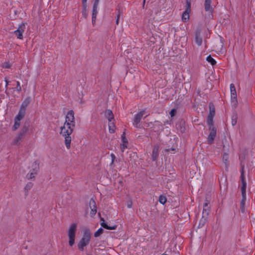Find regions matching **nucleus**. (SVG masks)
Instances as JSON below:
<instances>
[{"label":"nucleus","instance_id":"a19ab883","mask_svg":"<svg viewBox=\"0 0 255 255\" xmlns=\"http://www.w3.org/2000/svg\"><path fill=\"white\" fill-rule=\"evenodd\" d=\"M128 208H130L131 207V204L130 203V204H128Z\"/></svg>","mask_w":255,"mask_h":255},{"label":"nucleus","instance_id":"6ab92c4d","mask_svg":"<svg viewBox=\"0 0 255 255\" xmlns=\"http://www.w3.org/2000/svg\"><path fill=\"white\" fill-rule=\"evenodd\" d=\"M101 220L103 221L101 223V225L102 227H103L105 229H106L107 230H115L117 228V226H109L107 225V224L105 222V220L103 218L101 219Z\"/></svg>","mask_w":255,"mask_h":255},{"label":"nucleus","instance_id":"1a4fd4ad","mask_svg":"<svg viewBox=\"0 0 255 255\" xmlns=\"http://www.w3.org/2000/svg\"><path fill=\"white\" fill-rule=\"evenodd\" d=\"M27 131V128L25 129H23L18 134V135L15 137V138L13 140V144L14 145H19L20 144L22 139L24 135L25 132Z\"/></svg>","mask_w":255,"mask_h":255},{"label":"nucleus","instance_id":"9b49d317","mask_svg":"<svg viewBox=\"0 0 255 255\" xmlns=\"http://www.w3.org/2000/svg\"><path fill=\"white\" fill-rule=\"evenodd\" d=\"M99 2V0H95L94 5H93L92 18V24L93 25H94V24L96 22V16H97V14L98 13L97 8H98Z\"/></svg>","mask_w":255,"mask_h":255},{"label":"nucleus","instance_id":"412c9836","mask_svg":"<svg viewBox=\"0 0 255 255\" xmlns=\"http://www.w3.org/2000/svg\"><path fill=\"white\" fill-rule=\"evenodd\" d=\"M25 113V111H24V109H20L15 119H17V121H20L24 117Z\"/></svg>","mask_w":255,"mask_h":255},{"label":"nucleus","instance_id":"b1692460","mask_svg":"<svg viewBox=\"0 0 255 255\" xmlns=\"http://www.w3.org/2000/svg\"><path fill=\"white\" fill-rule=\"evenodd\" d=\"M206 60L209 62V63H210L212 65V66H214L215 65H216V61H215V60L213 58L211 55H209L206 58Z\"/></svg>","mask_w":255,"mask_h":255},{"label":"nucleus","instance_id":"58836bf2","mask_svg":"<svg viewBox=\"0 0 255 255\" xmlns=\"http://www.w3.org/2000/svg\"><path fill=\"white\" fill-rule=\"evenodd\" d=\"M5 88H6V89H7V86H8V83H9V81H8V79L6 78H5ZM6 90L7 89H6Z\"/></svg>","mask_w":255,"mask_h":255},{"label":"nucleus","instance_id":"f03ea898","mask_svg":"<svg viewBox=\"0 0 255 255\" xmlns=\"http://www.w3.org/2000/svg\"><path fill=\"white\" fill-rule=\"evenodd\" d=\"M91 239V233L89 230L86 229L84 231L83 235L77 244V247L79 251H83L84 248L90 243Z\"/></svg>","mask_w":255,"mask_h":255},{"label":"nucleus","instance_id":"cd10ccee","mask_svg":"<svg viewBox=\"0 0 255 255\" xmlns=\"http://www.w3.org/2000/svg\"><path fill=\"white\" fill-rule=\"evenodd\" d=\"M83 8L82 10V15L84 17V18H86L88 15V13L86 9V4L83 5Z\"/></svg>","mask_w":255,"mask_h":255},{"label":"nucleus","instance_id":"6e6552de","mask_svg":"<svg viewBox=\"0 0 255 255\" xmlns=\"http://www.w3.org/2000/svg\"><path fill=\"white\" fill-rule=\"evenodd\" d=\"M25 29V24L24 23H21L19 24L18 28L14 31V33L17 38L19 39H23V33Z\"/></svg>","mask_w":255,"mask_h":255},{"label":"nucleus","instance_id":"7c9ffc66","mask_svg":"<svg viewBox=\"0 0 255 255\" xmlns=\"http://www.w3.org/2000/svg\"><path fill=\"white\" fill-rule=\"evenodd\" d=\"M237 115H233L232 117V125L233 126H235L236 125L237 122Z\"/></svg>","mask_w":255,"mask_h":255},{"label":"nucleus","instance_id":"5701e85b","mask_svg":"<svg viewBox=\"0 0 255 255\" xmlns=\"http://www.w3.org/2000/svg\"><path fill=\"white\" fill-rule=\"evenodd\" d=\"M109 129L110 133H114L115 131V124L112 121L109 123Z\"/></svg>","mask_w":255,"mask_h":255},{"label":"nucleus","instance_id":"4be33fe9","mask_svg":"<svg viewBox=\"0 0 255 255\" xmlns=\"http://www.w3.org/2000/svg\"><path fill=\"white\" fill-rule=\"evenodd\" d=\"M195 42L197 43V44L199 46H200L202 45V38L200 35L199 33H196V36H195Z\"/></svg>","mask_w":255,"mask_h":255},{"label":"nucleus","instance_id":"79ce46f5","mask_svg":"<svg viewBox=\"0 0 255 255\" xmlns=\"http://www.w3.org/2000/svg\"><path fill=\"white\" fill-rule=\"evenodd\" d=\"M145 2V0H144V2Z\"/></svg>","mask_w":255,"mask_h":255},{"label":"nucleus","instance_id":"a211bd4d","mask_svg":"<svg viewBox=\"0 0 255 255\" xmlns=\"http://www.w3.org/2000/svg\"><path fill=\"white\" fill-rule=\"evenodd\" d=\"M222 161L225 165L226 169L227 170L229 166L230 162L229 160V155L226 153H224L222 157Z\"/></svg>","mask_w":255,"mask_h":255},{"label":"nucleus","instance_id":"4468645a","mask_svg":"<svg viewBox=\"0 0 255 255\" xmlns=\"http://www.w3.org/2000/svg\"><path fill=\"white\" fill-rule=\"evenodd\" d=\"M122 143L121 144V149L122 152L125 151V149L128 147V141L125 136V134L124 133L122 135Z\"/></svg>","mask_w":255,"mask_h":255},{"label":"nucleus","instance_id":"4c0bfd02","mask_svg":"<svg viewBox=\"0 0 255 255\" xmlns=\"http://www.w3.org/2000/svg\"><path fill=\"white\" fill-rule=\"evenodd\" d=\"M208 214V211L206 209H203V215H206Z\"/></svg>","mask_w":255,"mask_h":255},{"label":"nucleus","instance_id":"ea45409f","mask_svg":"<svg viewBox=\"0 0 255 255\" xmlns=\"http://www.w3.org/2000/svg\"><path fill=\"white\" fill-rule=\"evenodd\" d=\"M87 0H82V3H83V5H84V4H86V2H87Z\"/></svg>","mask_w":255,"mask_h":255},{"label":"nucleus","instance_id":"ddd939ff","mask_svg":"<svg viewBox=\"0 0 255 255\" xmlns=\"http://www.w3.org/2000/svg\"><path fill=\"white\" fill-rule=\"evenodd\" d=\"M216 135V129L214 127L210 128V132L208 137V141L209 143H212L214 140L215 137Z\"/></svg>","mask_w":255,"mask_h":255},{"label":"nucleus","instance_id":"f3484780","mask_svg":"<svg viewBox=\"0 0 255 255\" xmlns=\"http://www.w3.org/2000/svg\"><path fill=\"white\" fill-rule=\"evenodd\" d=\"M159 149V148L157 145H155L153 148L152 152V159L153 161L156 160L158 156Z\"/></svg>","mask_w":255,"mask_h":255},{"label":"nucleus","instance_id":"c85d7f7f","mask_svg":"<svg viewBox=\"0 0 255 255\" xmlns=\"http://www.w3.org/2000/svg\"><path fill=\"white\" fill-rule=\"evenodd\" d=\"M104 230L102 228L99 229L94 234V237L97 238L103 233Z\"/></svg>","mask_w":255,"mask_h":255},{"label":"nucleus","instance_id":"e433bc0d","mask_svg":"<svg viewBox=\"0 0 255 255\" xmlns=\"http://www.w3.org/2000/svg\"><path fill=\"white\" fill-rule=\"evenodd\" d=\"M111 156L112 157V164H113L115 159H116V156L113 153L111 154Z\"/></svg>","mask_w":255,"mask_h":255},{"label":"nucleus","instance_id":"f257e3e1","mask_svg":"<svg viewBox=\"0 0 255 255\" xmlns=\"http://www.w3.org/2000/svg\"><path fill=\"white\" fill-rule=\"evenodd\" d=\"M75 126L74 112L73 110L69 111L65 117L64 125L61 127L60 134L64 137V143L67 149L71 147V134L73 131Z\"/></svg>","mask_w":255,"mask_h":255},{"label":"nucleus","instance_id":"f704fd0d","mask_svg":"<svg viewBox=\"0 0 255 255\" xmlns=\"http://www.w3.org/2000/svg\"><path fill=\"white\" fill-rule=\"evenodd\" d=\"M2 67L4 68H9L10 67V64L7 62L4 63L2 64Z\"/></svg>","mask_w":255,"mask_h":255},{"label":"nucleus","instance_id":"aec40b11","mask_svg":"<svg viewBox=\"0 0 255 255\" xmlns=\"http://www.w3.org/2000/svg\"><path fill=\"white\" fill-rule=\"evenodd\" d=\"M105 116L108 119L109 122H111L114 119L113 112L110 110H107L105 111Z\"/></svg>","mask_w":255,"mask_h":255},{"label":"nucleus","instance_id":"2f4dec72","mask_svg":"<svg viewBox=\"0 0 255 255\" xmlns=\"http://www.w3.org/2000/svg\"><path fill=\"white\" fill-rule=\"evenodd\" d=\"M17 86L15 88L16 90L19 92L21 91V87L20 86V82L19 81L16 82Z\"/></svg>","mask_w":255,"mask_h":255},{"label":"nucleus","instance_id":"0eeeda50","mask_svg":"<svg viewBox=\"0 0 255 255\" xmlns=\"http://www.w3.org/2000/svg\"><path fill=\"white\" fill-rule=\"evenodd\" d=\"M230 92H231V103L234 106H236L237 104V96L235 86L234 84L232 83L230 84Z\"/></svg>","mask_w":255,"mask_h":255},{"label":"nucleus","instance_id":"bb28decb","mask_svg":"<svg viewBox=\"0 0 255 255\" xmlns=\"http://www.w3.org/2000/svg\"><path fill=\"white\" fill-rule=\"evenodd\" d=\"M20 121H17V119H15L14 125L12 127L13 130H16L20 126Z\"/></svg>","mask_w":255,"mask_h":255},{"label":"nucleus","instance_id":"dca6fc26","mask_svg":"<svg viewBox=\"0 0 255 255\" xmlns=\"http://www.w3.org/2000/svg\"><path fill=\"white\" fill-rule=\"evenodd\" d=\"M211 0H205V3H204L205 9L206 11H208L211 14H212V13L213 11V8L211 6Z\"/></svg>","mask_w":255,"mask_h":255},{"label":"nucleus","instance_id":"2eb2a0df","mask_svg":"<svg viewBox=\"0 0 255 255\" xmlns=\"http://www.w3.org/2000/svg\"><path fill=\"white\" fill-rule=\"evenodd\" d=\"M215 115V110L214 109L212 110L211 108H210V113L208 117V121L207 123L208 125L210 126H213V119Z\"/></svg>","mask_w":255,"mask_h":255},{"label":"nucleus","instance_id":"423d86ee","mask_svg":"<svg viewBox=\"0 0 255 255\" xmlns=\"http://www.w3.org/2000/svg\"><path fill=\"white\" fill-rule=\"evenodd\" d=\"M191 11L190 0H186V8L183 12L182 15V20L183 22L187 21L189 19V13Z\"/></svg>","mask_w":255,"mask_h":255},{"label":"nucleus","instance_id":"c9c22d12","mask_svg":"<svg viewBox=\"0 0 255 255\" xmlns=\"http://www.w3.org/2000/svg\"><path fill=\"white\" fill-rule=\"evenodd\" d=\"M241 182L242 183H243L244 181H246L245 177L244 175L243 172H242L241 175Z\"/></svg>","mask_w":255,"mask_h":255},{"label":"nucleus","instance_id":"c756f323","mask_svg":"<svg viewBox=\"0 0 255 255\" xmlns=\"http://www.w3.org/2000/svg\"><path fill=\"white\" fill-rule=\"evenodd\" d=\"M166 198L162 195H160L159 198V201L162 204H164L166 202Z\"/></svg>","mask_w":255,"mask_h":255},{"label":"nucleus","instance_id":"473e14b6","mask_svg":"<svg viewBox=\"0 0 255 255\" xmlns=\"http://www.w3.org/2000/svg\"><path fill=\"white\" fill-rule=\"evenodd\" d=\"M176 110L175 109H173L171 110L169 114H170L171 117H173L176 115Z\"/></svg>","mask_w":255,"mask_h":255},{"label":"nucleus","instance_id":"f8f14e48","mask_svg":"<svg viewBox=\"0 0 255 255\" xmlns=\"http://www.w3.org/2000/svg\"><path fill=\"white\" fill-rule=\"evenodd\" d=\"M89 206L91 209L90 214L91 216H94L97 213V206L95 201L91 199L89 201Z\"/></svg>","mask_w":255,"mask_h":255},{"label":"nucleus","instance_id":"393cba45","mask_svg":"<svg viewBox=\"0 0 255 255\" xmlns=\"http://www.w3.org/2000/svg\"><path fill=\"white\" fill-rule=\"evenodd\" d=\"M30 103V100L29 99H26L24 102L22 104L21 106L20 109H24V111H25L26 108L27 107V106Z\"/></svg>","mask_w":255,"mask_h":255},{"label":"nucleus","instance_id":"20e7f679","mask_svg":"<svg viewBox=\"0 0 255 255\" xmlns=\"http://www.w3.org/2000/svg\"><path fill=\"white\" fill-rule=\"evenodd\" d=\"M39 163L37 161H34L31 163V169L29 172L26 174V178L28 180L35 178L39 171Z\"/></svg>","mask_w":255,"mask_h":255},{"label":"nucleus","instance_id":"a878e982","mask_svg":"<svg viewBox=\"0 0 255 255\" xmlns=\"http://www.w3.org/2000/svg\"><path fill=\"white\" fill-rule=\"evenodd\" d=\"M33 183L32 182H28L27 183L25 187H24V191L25 192H28L29 190H30L33 187Z\"/></svg>","mask_w":255,"mask_h":255},{"label":"nucleus","instance_id":"9d476101","mask_svg":"<svg viewBox=\"0 0 255 255\" xmlns=\"http://www.w3.org/2000/svg\"><path fill=\"white\" fill-rule=\"evenodd\" d=\"M246 188H247V183L246 181H244L243 183H242V185L241 186V190L242 192V200L241 201V204L244 206L245 204V201L246 200Z\"/></svg>","mask_w":255,"mask_h":255},{"label":"nucleus","instance_id":"7ed1b4c3","mask_svg":"<svg viewBox=\"0 0 255 255\" xmlns=\"http://www.w3.org/2000/svg\"><path fill=\"white\" fill-rule=\"evenodd\" d=\"M77 231V224L76 223H72L67 230L68 244L70 247H73L75 244Z\"/></svg>","mask_w":255,"mask_h":255},{"label":"nucleus","instance_id":"72a5a7b5","mask_svg":"<svg viewBox=\"0 0 255 255\" xmlns=\"http://www.w3.org/2000/svg\"><path fill=\"white\" fill-rule=\"evenodd\" d=\"M121 15V12L120 11H118L116 17V25H118L119 23V19Z\"/></svg>","mask_w":255,"mask_h":255},{"label":"nucleus","instance_id":"39448f33","mask_svg":"<svg viewBox=\"0 0 255 255\" xmlns=\"http://www.w3.org/2000/svg\"><path fill=\"white\" fill-rule=\"evenodd\" d=\"M144 115H145V117H146L149 115V113L146 112L145 110H143L135 115L133 122V125L134 127L136 128L138 127V125L140 123L141 118Z\"/></svg>","mask_w":255,"mask_h":255}]
</instances>
